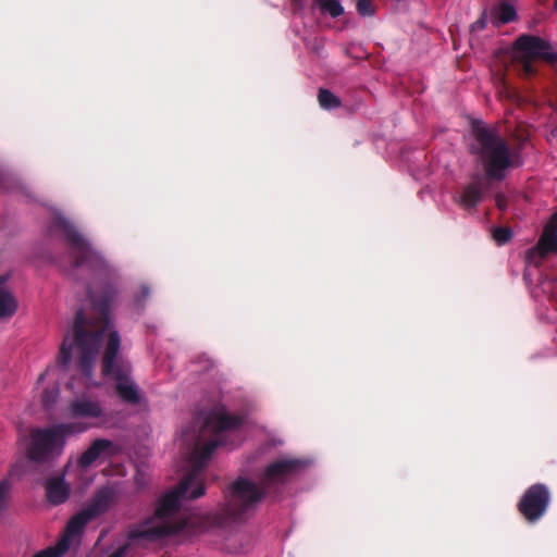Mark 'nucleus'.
<instances>
[{"instance_id": "f257e3e1", "label": "nucleus", "mask_w": 557, "mask_h": 557, "mask_svg": "<svg viewBox=\"0 0 557 557\" xmlns=\"http://www.w3.org/2000/svg\"><path fill=\"white\" fill-rule=\"evenodd\" d=\"M243 422V417L231 414L223 406L213 408L206 416L195 434V444L189 454V470L178 485L162 496L158 503L154 517L159 521L153 523L150 519L131 530V540H161L184 529V522L171 523L164 519L178 511L181 499H197L205 494L203 473L213 451L225 444L224 433L239 429Z\"/></svg>"}, {"instance_id": "f03ea898", "label": "nucleus", "mask_w": 557, "mask_h": 557, "mask_svg": "<svg viewBox=\"0 0 557 557\" xmlns=\"http://www.w3.org/2000/svg\"><path fill=\"white\" fill-rule=\"evenodd\" d=\"M471 135L469 151L482 165L483 174H473L457 199L466 210L475 208L482 201L491 188V182H502L510 169L522 164L519 151L510 148L496 127L475 120L471 124Z\"/></svg>"}, {"instance_id": "7ed1b4c3", "label": "nucleus", "mask_w": 557, "mask_h": 557, "mask_svg": "<svg viewBox=\"0 0 557 557\" xmlns=\"http://www.w3.org/2000/svg\"><path fill=\"white\" fill-rule=\"evenodd\" d=\"M87 296L91 305V314L86 317L83 309H78L73 324V338L65 335L58 356V362L67 367L72 360V349L75 345L79 350L77 359L78 369L90 375L94 362L98 355L100 343L106 331L110 326L111 307L116 300L117 289L115 285L108 283L99 293L87 288Z\"/></svg>"}, {"instance_id": "20e7f679", "label": "nucleus", "mask_w": 557, "mask_h": 557, "mask_svg": "<svg viewBox=\"0 0 557 557\" xmlns=\"http://www.w3.org/2000/svg\"><path fill=\"white\" fill-rule=\"evenodd\" d=\"M304 467L296 458H281L268 465L259 484L246 478L233 481L224 492V505L216 513L215 522L225 525L246 520L265 497L274 484H283Z\"/></svg>"}, {"instance_id": "39448f33", "label": "nucleus", "mask_w": 557, "mask_h": 557, "mask_svg": "<svg viewBox=\"0 0 557 557\" xmlns=\"http://www.w3.org/2000/svg\"><path fill=\"white\" fill-rule=\"evenodd\" d=\"M82 431L75 423H59L48 428H35L29 433L27 458L36 463H48L61 456L65 438Z\"/></svg>"}, {"instance_id": "423d86ee", "label": "nucleus", "mask_w": 557, "mask_h": 557, "mask_svg": "<svg viewBox=\"0 0 557 557\" xmlns=\"http://www.w3.org/2000/svg\"><path fill=\"white\" fill-rule=\"evenodd\" d=\"M52 227L60 230L64 234V238L72 249L71 268L73 272L81 267H87L94 272H110V265L102 255L91 247L88 240L66 218L55 214L52 219Z\"/></svg>"}, {"instance_id": "0eeeda50", "label": "nucleus", "mask_w": 557, "mask_h": 557, "mask_svg": "<svg viewBox=\"0 0 557 557\" xmlns=\"http://www.w3.org/2000/svg\"><path fill=\"white\" fill-rule=\"evenodd\" d=\"M512 63L523 77L536 74L534 62L539 59L548 63H557V52L552 50L550 44L534 35H520L513 42Z\"/></svg>"}, {"instance_id": "6e6552de", "label": "nucleus", "mask_w": 557, "mask_h": 557, "mask_svg": "<svg viewBox=\"0 0 557 557\" xmlns=\"http://www.w3.org/2000/svg\"><path fill=\"white\" fill-rule=\"evenodd\" d=\"M121 337L116 331H110L101 358V373L112 381L128 380L132 364L121 352Z\"/></svg>"}, {"instance_id": "1a4fd4ad", "label": "nucleus", "mask_w": 557, "mask_h": 557, "mask_svg": "<svg viewBox=\"0 0 557 557\" xmlns=\"http://www.w3.org/2000/svg\"><path fill=\"white\" fill-rule=\"evenodd\" d=\"M549 503L550 492L547 485L535 483L525 490L517 508L529 523H535L545 516Z\"/></svg>"}, {"instance_id": "9d476101", "label": "nucleus", "mask_w": 557, "mask_h": 557, "mask_svg": "<svg viewBox=\"0 0 557 557\" xmlns=\"http://www.w3.org/2000/svg\"><path fill=\"white\" fill-rule=\"evenodd\" d=\"M67 411L72 418L97 419L104 414L101 403L90 397H79L72 400Z\"/></svg>"}, {"instance_id": "9b49d317", "label": "nucleus", "mask_w": 557, "mask_h": 557, "mask_svg": "<svg viewBox=\"0 0 557 557\" xmlns=\"http://www.w3.org/2000/svg\"><path fill=\"white\" fill-rule=\"evenodd\" d=\"M116 493L112 487L106 486L96 492L86 507L83 508L92 520L104 512L115 503Z\"/></svg>"}, {"instance_id": "f8f14e48", "label": "nucleus", "mask_w": 557, "mask_h": 557, "mask_svg": "<svg viewBox=\"0 0 557 557\" xmlns=\"http://www.w3.org/2000/svg\"><path fill=\"white\" fill-rule=\"evenodd\" d=\"M115 453L114 444L110 440L97 438L90 446L81 455L78 463L81 467L86 468L94 463L100 456H112Z\"/></svg>"}, {"instance_id": "ddd939ff", "label": "nucleus", "mask_w": 557, "mask_h": 557, "mask_svg": "<svg viewBox=\"0 0 557 557\" xmlns=\"http://www.w3.org/2000/svg\"><path fill=\"white\" fill-rule=\"evenodd\" d=\"M46 496L50 504L60 505L67 500L71 487L63 475L47 479L45 482Z\"/></svg>"}, {"instance_id": "4468645a", "label": "nucleus", "mask_w": 557, "mask_h": 557, "mask_svg": "<svg viewBox=\"0 0 557 557\" xmlns=\"http://www.w3.org/2000/svg\"><path fill=\"white\" fill-rule=\"evenodd\" d=\"M10 274H0V320L11 319L17 311L18 302L8 287Z\"/></svg>"}, {"instance_id": "2eb2a0df", "label": "nucleus", "mask_w": 557, "mask_h": 557, "mask_svg": "<svg viewBox=\"0 0 557 557\" xmlns=\"http://www.w3.org/2000/svg\"><path fill=\"white\" fill-rule=\"evenodd\" d=\"M115 384V393L117 396L127 404L136 405L139 403V393L136 384L131 380L123 381H114Z\"/></svg>"}, {"instance_id": "dca6fc26", "label": "nucleus", "mask_w": 557, "mask_h": 557, "mask_svg": "<svg viewBox=\"0 0 557 557\" xmlns=\"http://www.w3.org/2000/svg\"><path fill=\"white\" fill-rule=\"evenodd\" d=\"M89 521H91V519L88 517L87 512L83 509L79 510L67 522L65 529L66 535L64 537L70 541L71 536L79 535Z\"/></svg>"}, {"instance_id": "f3484780", "label": "nucleus", "mask_w": 557, "mask_h": 557, "mask_svg": "<svg viewBox=\"0 0 557 557\" xmlns=\"http://www.w3.org/2000/svg\"><path fill=\"white\" fill-rule=\"evenodd\" d=\"M318 101L320 107L324 110H333L342 106V100L339 99V97H337L326 88L319 89Z\"/></svg>"}, {"instance_id": "a211bd4d", "label": "nucleus", "mask_w": 557, "mask_h": 557, "mask_svg": "<svg viewBox=\"0 0 557 557\" xmlns=\"http://www.w3.org/2000/svg\"><path fill=\"white\" fill-rule=\"evenodd\" d=\"M495 15L500 24H507L516 20L517 12L512 4L503 0L495 9Z\"/></svg>"}, {"instance_id": "6ab92c4d", "label": "nucleus", "mask_w": 557, "mask_h": 557, "mask_svg": "<svg viewBox=\"0 0 557 557\" xmlns=\"http://www.w3.org/2000/svg\"><path fill=\"white\" fill-rule=\"evenodd\" d=\"M70 546V542L66 537H63L55 547H49L44 550L36 553L33 557H61Z\"/></svg>"}, {"instance_id": "aec40b11", "label": "nucleus", "mask_w": 557, "mask_h": 557, "mask_svg": "<svg viewBox=\"0 0 557 557\" xmlns=\"http://www.w3.org/2000/svg\"><path fill=\"white\" fill-rule=\"evenodd\" d=\"M315 2L323 12L334 18L344 14V8L338 0H315Z\"/></svg>"}, {"instance_id": "412c9836", "label": "nucleus", "mask_w": 557, "mask_h": 557, "mask_svg": "<svg viewBox=\"0 0 557 557\" xmlns=\"http://www.w3.org/2000/svg\"><path fill=\"white\" fill-rule=\"evenodd\" d=\"M557 233V212L550 215L549 220L544 226V232L539 240V247L541 248L549 239H554L552 236Z\"/></svg>"}, {"instance_id": "4be33fe9", "label": "nucleus", "mask_w": 557, "mask_h": 557, "mask_svg": "<svg viewBox=\"0 0 557 557\" xmlns=\"http://www.w3.org/2000/svg\"><path fill=\"white\" fill-rule=\"evenodd\" d=\"M493 238L497 245L502 246L507 244L512 237V231L510 227L498 226L493 230Z\"/></svg>"}, {"instance_id": "5701e85b", "label": "nucleus", "mask_w": 557, "mask_h": 557, "mask_svg": "<svg viewBox=\"0 0 557 557\" xmlns=\"http://www.w3.org/2000/svg\"><path fill=\"white\" fill-rule=\"evenodd\" d=\"M12 484L9 479L0 481V511L5 510L10 498Z\"/></svg>"}, {"instance_id": "b1692460", "label": "nucleus", "mask_w": 557, "mask_h": 557, "mask_svg": "<svg viewBox=\"0 0 557 557\" xmlns=\"http://www.w3.org/2000/svg\"><path fill=\"white\" fill-rule=\"evenodd\" d=\"M357 11L361 16H372L375 14L373 0H358Z\"/></svg>"}, {"instance_id": "393cba45", "label": "nucleus", "mask_w": 557, "mask_h": 557, "mask_svg": "<svg viewBox=\"0 0 557 557\" xmlns=\"http://www.w3.org/2000/svg\"><path fill=\"white\" fill-rule=\"evenodd\" d=\"M554 239H549L545 245L541 247V253L547 252L557 253V233L552 236Z\"/></svg>"}, {"instance_id": "a878e982", "label": "nucleus", "mask_w": 557, "mask_h": 557, "mask_svg": "<svg viewBox=\"0 0 557 557\" xmlns=\"http://www.w3.org/2000/svg\"><path fill=\"white\" fill-rule=\"evenodd\" d=\"M58 396V392L45 389L42 393V404L46 408H49L54 404Z\"/></svg>"}, {"instance_id": "bb28decb", "label": "nucleus", "mask_w": 557, "mask_h": 557, "mask_svg": "<svg viewBox=\"0 0 557 557\" xmlns=\"http://www.w3.org/2000/svg\"><path fill=\"white\" fill-rule=\"evenodd\" d=\"M495 205H496L498 210L506 211L507 207H508V199H507V197L505 195H503V194H497L495 196Z\"/></svg>"}, {"instance_id": "cd10ccee", "label": "nucleus", "mask_w": 557, "mask_h": 557, "mask_svg": "<svg viewBox=\"0 0 557 557\" xmlns=\"http://www.w3.org/2000/svg\"><path fill=\"white\" fill-rule=\"evenodd\" d=\"M485 25H486V20H485V13H484L481 18H479L478 21H475L472 24V28L473 29H483L485 27Z\"/></svg>"}, {"instance_id": "c85d7f7f", "label": "nucleus", "mask_w": 557, "mask_h": 557, "mask_svg": "<svg viewBox=\"0 0 557 557\" xmlns=\"http://www.w3.org/2000/svg\"><path fill=\"white\" fill-rule=\"evenodd\" d=\"M127 552V546L123 545L115 549L109 557H124Z\"/></svg>"}, {"instance_id": "c756f323", "label": "nucleus", "mask_w": 557, "mask_h": 557, "mask_svg": "<svg viewBox=\"0 0 557 557\" xmlns=\"http://www.w3.org/2000/svg\"><path fill=\"white\" fill-rule=\"evenodd\" d=\"M549 104H550V107H553V108H556V109H557V91H556V95L554 96V98H552V99L549 100Z\"/></svg>"}, {"instance_id": "7c9ffc66", "label": "nucleus", "mask_w": 557, "mask_h": 557, "mask_svg": "<svg viewBox=\"0 0 557 557\" xmlns=\"http://www.w3.org/2000/svg\"><path fill=\"white\" fill-rule=\"evenodd\" d=\"M141 292H143V295L146 297V296H148V294H149V288H148L147 286H144V287L141 288Z\"/></svg>"}, {"instance_id": "2f4dec72", "label": "nucleus", "mask_w": 557, "mask_h": 557, "mask_svg": "<svg viewBox=\"0 0 557 557\" xmlns=\"http://www.w3.org/2000/svg\"><path fill=\"white\" fill-rule=\"evenodd\" d=\"M45 377V373L40 374L39 377H38V381H42Z\"/></svg>"}, {"instance_id": "473e14b6", "label": "nucleus", "mask_w": 557, "mask_h": 557, "mask_svg": "<svg viewBox=\"0 0 557 557\" xmlns=\"http://www.w3.org/2000/svg\"><path fill=\"white\" fill-rule=\"evenodd\" d=\"M554 9L557 11V0L554 2Z\"/></svg>"}, {"instance_id": "72a5a7b5", "label": "nucleus", "mask_w": 557, "mask_h": 557, "mask_svg": "<svg viewBox=\"0 0 557 557\" xmlns=\"http://www.w3.org/2000/svg\"><path fill=\"white\" fill-rule=\"evenodd\" d=\"M188 433L184 434L185 441H187Z\"/></svg>"}]
</instances>
